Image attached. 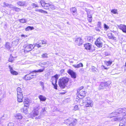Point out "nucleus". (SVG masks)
<instances>
[{
	"label": "nucleus",
	"mask_w": 126,
	"mask_h": 126,
	"mask_svg": "<svg viewBox=\"0 0 126 126\" xmlns=\"http://www.w3.org/2000/svg\"><path fill=\"white\" fill-rule=\"evenodd\" d=\"M34 29V28L33 27H31L30 26H28L25 29L26 31H28L29 30H32Z\"/></svg>",
	"instance_id": "nucleus-28"
},
{
	"label": "nucleus",
	"mask_w": 126,
	"mask_h": 126,
	"mask_svg": "<svg viewBox=\"0 0 126 126\" xmlns=\"http://www.w3.org/2000/svg\"><path fill=\"white\" fill-rule=\"evenodd\" d=\"M14 125V124L12 123H10L8 124V126H13Z\"/></svg>",
	"instance_id": "nucleus-53"
},
{
	"label": "nucleus",
	"mask_w": 126,
	"mask_h": 126,
	"mask_svg": "<svg viewBox=\"0 0 126 126\" xmlns=\"http://www.w3.org/2000/svg\"><path fill=\"white\" fill-rule=\"evenodd\" d=\"M111 12L114 14H116L117 13V10L115 9H113L111 11Z\"/></svg>",
	"instance_id": "nucleus-39"
},
{
	"label": "nucleus",
	"mask_w": 126,
	"mask_h": 126,
	"mask_svg": "<svg viewBox=\"0 0 126 126\" xmlns=\"http://www.w3.org/2000/svg\"><path fill=\"white\" fill-rule=\"evenodd\" d=\"M41 42L42 44H46V41H42Z\"/></svg>",
	"instance_id": "nucleus-61"
},
{
	"label": "nucleus",
	"mask_w": 126,
	"mask_h": 126,
	"mask_svg": "<svg viewBox=\"0 0 126 126\" xmlns=\"http://www.w3.org/2000/svg\"><path fill=\"white\" fill-rule=\"evenodd\" d=\"M58 79V75L56 74L52 77V79H56V80H57Z\"/></svg>",
	"instance_id": "nucleus-43"
},
{
	"label": "nucleus",
	"mask_w": 126,
	"mask_h": 126,
	"mask_svg": "<svg viewBox=\"0 0 126 126\" xmlns=\"http://www.w3.org/2000/svg\"><path fill=\"white\" fill-rule=\"evenodd\" d=\"M38 98L40 99V101H45L46 99V98L45 96L41 95L39 96Z\"/></svg>",
	"instance_id": "nucleus-17"
},
{
	"label": "nucleus",
	"mask_w": 126,
	"mask_h": 126,
	"mask_svg": "<svg viewBox=\"0 0 126 126\" xmlns=\"http://www.w3.org/2000/svg\"><path fill=\"white\" fill-rule=\"evenodd\" d=\"M17 100L18 102H22L23 97L21 91V89L19 87H18L17 89Z\"/></svg>",
	"instance_id": "nucleus-3"
},
{
	"label": "nucleus",
	"mask_w": 126,
	"mask_h": 126,
	"mask_svg": "<svg viewBox=\"0 0 126 126\" xmlns=\"http://www.w3.org/2000/svg\"><path fill=\"white\" fill-rule=\"evenodd\" d=\"M87 39L88 41L92 42L93 41V37L91 36H88L87 38Z\"/></svg>",
	"instance_id": "nucleus-29"
},
{
	"label": "nucleus",
	"mask_w": 126,
	"mask_h": 126,
	"mask_svg": "<svg viewBox=\"0 0 126 126\" xmlns=\"http://www.w3.org/2000/svg\"><path fill=\"white\" fill-rule=\"evenodd\" d=\"M49 62H44L42 63H41L39 64L40 65H43L46 66L47 67L48 66V65L49 64Z\"/></svg>",
	"instance_id": "nucleus-26"
},
{
	"label": "nucleus",
	"mask_w": 126,
	"mask_h": 126,
	"mask_svg": "<svg viewBox=\"0 0 126 126\" xmlns=\"http://www.w3.org/2000/svg\"><path fill=\"white\" fill-rule=\"evenodd\" d=\"M101 23L99 22V23L97 24V27L100 28V29H101Z\"/></svg>",
	"instance_id": "nucleus-63"
},
{
	"label": "nucleus",
	"mask_w": 126,
	"mask_h": 126,
	"mask_svg": "<svg viewBox=\"0 0 126 126\" xmlns=\"http://www.w3.org/2000/svg\"><path fill=\"white\" fill-rule=\"evenodd\" d=\"M123 116L121 120V121L123 122L124 123L126 121V111H125L124 113L122 114Z\"/></svg>",
	"instance_id": "nucleus-13"
},
{
	"label": "nucleus",
	"mask_w": 126,
	"mask_h": 126,
	"mask_svg": "<svg viewBox=\"0 0 126 126\" xmlns=\"http://www.w3.org/2000/svg\"><path fill=\"white\" fill-rule=\"evenodd\" d=\"M13 75H17L18 74V73L16 72V71L14 70H13L12 71H11L10 72Z\"/></svg>",
	"instance_id": "nucleus-30"
},
{
	"label": "nucleus",
	"mask_w": 126,
	"mask_h": 126,
	"mask_svg": "<svg viewBox=\"0 0 126 126\" xmlns=\"http://www.w3.org/2000/svg\"><path fill=\"white\" fill-rule=\"evenodd\" d=\"M84 47L86 50H90L91 49L92 45L90 43H88L84 44Z\"/></svg>",
	"instance_id": "nucleus-10"
},
{
	"label": "nucleus",
	"mask_w": 126,
	"mask_h": 126,
	"mask_svg": "<svg viewBox=\"0 0 126 126\" xmlns=\"http://www.w3.org/2000/svg\"><path fill=\"white\" fill-rule=\"evenodd\" d=\"M101 67L103 69H107V68L105 67L104 65H102L101 66Z\"/></svg>",
	"instance_id": "nucleus-54"
},
{
	"label": "nucleus",
	"mask_w": 126,
	"mask_h": 126,
	"mask_svg": "<svg viewBox=\"0 0 126 126\" xmlns=\"http://www.w3.org/2000/svg\"><path fill=\"white\" fill-rule=\"evenodd\" d=\"M112 33H110V34H108V35H108L109 36V38L110 39H111V37H112Z\"/></svg>",
	"instance_id": "nucleus-57"
},
{
	"label": "nucleus",
	"mask_w": 126,
	"mask_h": 126,
	"mask_svg": "<svg viewBox=\"0 0 126 126\" xmlns=\"http://www.w3.org/2000/svg\"><path fill=\"white\" fill-rule=\"evenodd\" d=\"M76 9L75 7H72L71 9V11L74 13L76 12Z\"/></svg>",
	"instance_id": "nucleus-33"
},
{
	"label": "nucleus",
	"mask_w": 126,
	"mask_h": 126,
	"mask_svg": "<svg viewBox=\"0 0 126 126\" xmlns=\"http://www.w3.org/2000/svg\"><path fill=\"white\" fill-rule=\"evenodd\" d=\"M19 39L18 38H16L15 40H14L12 43V44L13 45L16 46L19 43Z\"/></svg>",
	"instance_id": "nucleus-15"
},
{
	"label": "nucleus",
	"mask_w": 126,
	"mask_h": 126,
	"mask_svg": "<svg viewBox=\"0 0 126 126\" xmlns=\"http://www.w3.org/2000/svg\"><path fill=\"white\" fill-rule=\"evenodd\" d=\"M29 108H26V107H24L23 109V111H27L28 109Z\"/></svg>",
	"instance_id": "nucleus-49"
},
{
	"label": "nucleus",
	"mask_w": 126,
	"mask_h": 126,
	"mask_svg": "<svg viewBox=\"0 0 126 126\" xmlns=\"http://www.w3.org/2000/svg\"><path fill=\"white\" fill-rule=\"evenodd\" d=\"M96 68L94 66H92L91 68V70L92 72H96Z\"/></svg>",
	"instance_id": "nucleus-31"
},
{
	"label": "nucleus",
	"mask_w": 126,
	"mask_h": 126,
	"mask_svg": "<svg viewBox=\"0 0 126 126\" xmlns=\"http://www.w3.org/2000/svg\"><path fill=\"white\" fill-rule=\"evenodd\" d=\"M54 86V89H55L56 90L57 89V84H55L54 85H53Z\"/></svg>",
	"instance_id": "nucleus-64"
},
{
	"label": "nucleus",
	"mask_w": 126,
	"mask_h": 126,
	"mask_svg": "<svg viewBox=\"0 0 126 126\" xmlns=\"http://www.w3.org/2000/svg\"><path fill=\"white\" fill-rule=\"evenodd\" d=\"M24 104H30V100L28 98H26L25 100L24 101Z\"/></svg>",
	"instance_id": "nucleus-27"
},
{
	"label": "nucleus",
	"mask_w": 126,
	"mask_h": 126,
	"mask_svg": "<svg viewBox=\"0 0 126 126\" xmlns=\"http://www.w3.org/2000/svg\"><path fill=\"white\" fill-rule=\"evenodd\" d=\"M111 39L115 40L116 39V38L114 37V36L112 35V37H111Z\"/></svg>",
	"instance_id": "nucleus-62"
},
{
	"label": "nucleus",
	"mask_w": 126,
	"mask_h": 126,
	"mask_svg": "<svg viewBox=\"0 0 126 126\" xmlns=\"http://www.w3.org/2000/svg\"><path fill=\"white\" fill-rule=\"evenodd\" d=\"M81 101L83 103H85V105L86 107H92L93 106V103L92 101L91 100L89 97L86 98L85 100L81 99Z\"/></svg>",
	"instance_id": "nucleus-2"
},
{
	"label": "nucleus",
	"mask_w": 126,
	"mask_h": 126,
	"mask_svg": "<svg viewBox=\"0 0 126 126\" xmlns=\"http://www.w3.org/2000/svg\"><path fill=\"white\" fill-rule=\"evenodd\" d=\"M32 6L34 8L38 7H39L37 4L34 3H32Z\"/></svg>",
	"instance_id": "nucleus-46"
},
{
	"label": "nucleus",
	"mask_w": 126,
	"mask_h": 126,
	"mask_svg": "<svg viewBox=\"0 0 126 126\" xmlns=\"http://www.w3.org/2000/svg\"><path fill=\"white\" fill-rule=\"evenodd\" d=\"M79 90H78L77 91L78 93H79ZM85 91H82L81 90H80L79 91V94L78 95V96L79 98H81V97H80V96H85Z\"/></svg>",
	"instance_id": "nucleus-11"
},
{
	"label": "nucleus",
	"mask_w": 126,
	"mask_h": 126,
	"mask_svg": "<svg viewBox=\"0 0 126 126\" xmlns=\"http://www.w3.org/2000/svg\"><path fill=\"white\" fill-rule=\"evenodd\" d=\"M106 63V64L108 65H110L112 63V62L110 61L107 62Z\"/></svg>",
	"instance_id": "nucleus-51"
},
{
	"label": "nucleus",
	"mask_w": 126,
	"mask_h": 126,
	"mask_svg": "<svg viewBox=\"0 0 126 126\" xmlns=\"http://www.w3.org/2000/svg\"><path fill=\"white\" fill-rule=\"evenodd\" d=\"M85 11L87 12V14H88L89 13H90V11L89 10H88V9H87L86 8H85Z\"/></svg>",
	"instance_id": "nucleus-55"
},
{
	"label": "nucleus",
	"mask_w": 126,
	"mask_h": 126,
	"mask_svg": "<svg viewBox=\"0 0 126 126\" xmlns=\"http://www.w3.org/2000/svg\"><path fill=\"white\" fill-rule=\"evenodd\" d=\"M33 45L35 46V47L36 46L38 48L41 47V45H40L39 44H37V43Z\"/></svg>",
	"instance_id": "nucleus-44"
},
{
	"label": "nucleus",
	"mask_w": 126,
	"mask_h": 126,
	"mask_svg": "<svg viewBox=\"0 0 126 126\" xmlns=\"http://www.w3.org/2000/svg\"><path fill=\"white\" fill-rule=\"evenodd\" d=\"M24 107H26V108H29L30 104H24Z\"/></svg>",
	"instance_id": "nucleus-52"
},
{
	"label": "nucleus",
	"mask_w": 126,
	"mask_h": 126,
	"mask_svg": "<svg viewBox=\"0 0 126 126\" xmlns=\"http://www.w3.org/2000/svg\"><path fill=\"white\" fill-rule=\"evenodd\" d=\"M119 126H125L124 123L121 122L119 124Z\"/></svg>",
	"instance_id": "nucleus-58"
},
{
	"label": "nucleus",
	"mask_w": 126,
	"mask_h": 126,
	"mask_svg": "<svg viewBox=\"0 0 126 126\" xmlns=\"http://www.w3.org/2000/svg\"><path fill=\"white\" fill-rule=\"evenodd\" d=\"M104 84L103 82H102L99 86V89H100L106 90V89Z\"/></svg>",
	"instance_id": "nucleus-19"
},
{
	"label": "nucleus",
	"mask_w": 126,
	"mask_h": 126,
	"mask_svg": "<svg viewBox=\"0 0 126 126\" xmlns=\"http://www.w3.org/2000/svg\"><path fill=\"white\" fill-rule=\"evenodd\" d=\"M53 81H52V84L53 85H54L56 84L57 80H56V79H52Z\"/></svg>",
	"instance_id": "nucleus-32"
},
{
	"label": "nucleus",
	"mask_w": 126,
	"mask_h": 126,
	"mask_svg": "<svg viewBox=\"0 0 126 126\" xmlns=\"http://www.w3.org/2000/svg\"><path fill=\"white\" fill-rule=\"evenodd\" d=\"M104 29L106 31L109 28V27L106 24H104Z\"/></svg>",
	"instance_id": "nucleus-41"
},
{
	"label": "nucleus",
	"mask_w": 126,
	"mask_h": 126,
	"mask_svg": "<svg viewBox=\"0 0 126 126\" xmlns=\"http://www.w3.org/2000/svg\"><path fill=\"white\" fill-rule=\"evenodd\" d=\"M75 42L79 45H81L82 43V39L80 38H78L76 39Z\"/></svg>",
	"instance_id": "nucleus-14"
},
{
	"label": "nucleus",
	"mask_w": 126,
	"mask_h": 126,
	"mask_svg": "<svg viewBox=\"0 0 126 126\" xmlns=\"http://www.w3.org/2000/svg\"><path fill=\"white\" fill-rule=\"evenodd\" d=\"M101 38L100 37H98L96 41L95 42V45L98 47H101L102 46V43L101 41Z\"/></svg>",
	"instance_id": "nucleus-5"
},
{
	"label": "nucleus",
	"mask_w": 126,
	"mask_h": 126,
	"mask_svg": "<svg viewBox=\"0 0 126 126\" xmlns=\"http://www.w3.org/2000/svg\"><path fill=\"white\" fill-rule=\"evenodd\" d=\"M119 28L123 32L126 33V26L121 24L119 26Z\"/></svg>",
	"instance_id": "nucleus-12"
},
{
	"label": "nucleus",
	"mask_w": 126,
	"mask_h": 126,
	"mask_svg": "<svg viewBox=\"0 0 126 126\" xmlns=\"http://www.w3.org/2000/svg\"><path fill=\"white\" fill-rule=\"evenodd\" d=\"M31 72H30V73L31 74V75H32V78H34L33 77L34 76H36V74H34L33 73L34 72H33L32 73H31V72Z\"/></svg>",
	"instance_id": "nucleus-50"
},
{
	"label": "nucleus",
	"mask_w": 126,
	"mask_h": 126,
	"mask_svg": "<svg viewBox=\"0 0 126 126\" xmlns=\"http://www.w3.org/2000/svg\"><path fill=\"white\" fill-rule=\"evenodd\" d=\"M39 112L36 111L34 110L32 114L31 115V116L32 117L33 119L34 117H35V118L39 119L40 118L39 116L37 117L36 116H38L39 114Z\"/></svg>",
	"instance_id": "nucleus-8"
},
{
	"label": "nucleus",
	"mask_w": 126,
	"mask_h": 126,
	"mask_svg": "<svg viewBox=\"0 0 126 126\" xmlns=\"http://www.w3.org/2000/svg\"><path fill=\"white\" fill-rule=\"evenodd\" d=\"M67 73L72 78L75 79L76 78V73L73 71L71 69H69L67 71Z\"/></svg>",
	"instance_id": "nucleus-7"
},
{
	"label": "nucleus",
	"mask_w": 126,
	"mask_h": 126,
	"mask_svg": "<svg viewBox=\"0 0 126 126\" xmlns=\"http://www.w3.org/2000/svg\"><path fill=\"white\" fill-rule=\"evenodd\" d=\"M40 85L42 86L43 90H44V83L42 81H40Z\"/></svg>",
	"instance_id": "nucleus-37"
},
{
	"label": "nucleus",
	"mask_w": 126,
	"mask_h": 126,
	"mask_svg": "<svg viewBox=\"0 0 126 126\" xmlns=\"http://www.w3.org/2000/svg\"><path fill=\"white\" fill-rule=\"evenodd\" d=\"M31 76L32 75H31L30 73L25 75L24 78L26 80H29L31 79H32Z\"/></svg>",
	"instance_id": "nucleus-16"
},
{
	"label": "nucleus",
	"mask_w": 126,
	"mask_h": 126,
	"mask_svg": "<svg viewBox=\"0 0 126 126\" xmlns=\"http://www.w3.org/2000/svg\"><path fill=\"white\" fill-rule=\"evenodd\" d=\"M69 79L66 77L60 78L59 80L58 84L61 88L64 89L67 86Z\"/></svg>",
	"instance_id": "nucleus-1"
},
{
	"label": "nucleus",
	"mask_w": 126,
	"mask_h": 126,
	"mask_svg": "<svg viewBox=\"0 0 126 126\" xmlns=\"http://www.w3.org/2000/svg\"><path fill=\"white\" fill-rule=\"evenodd\" d=\"M40 107L39 106H38L34 108V111H36L39 112L38 110L40 109Z\"/></svg>",
	"instance_id": "nucleus-35"
},
{
	"label": "nucleus",
	"mask_w": 126,
	"mask_h": 126,
	"mask_svg": "<svg viewBox=\"0 0 126 126\" xmlns=\"http://www.w3.org/2000/svg\"><path fill=\"white\" fill-rule=\"evenodd\" d=\"M15 116L16 119H21L22 118V116L20 113L16 114Z\"/></svg>",
	"instance_id": "nucleus-22"
},
{
	"label": "nucleus",
	"mask_w": 126,
	"mask_h": 126,
	"mask_svg": "<svg viewBox=\"0 0 126 126\" xmlns=\"http://www.w3.org/2000/svg\"><path fill=\"white\" fill-rule=\"evenodd\" d=\"M73 66L75 68H79L80 67H82L83 65L82 63H80L77 65H73Z\"/></svg>",
	"instance_id": "nucleus-23"
},
{
	"label": "nucleus",
	"mask_w": 126,
	"mask_h": 126,
	"mask_svg": "<svg viewBox=\"0 0 126 126\" xmlns=\"http://www.w3.org/2000/svg\"><path fill=\"white\" fill-rule=\"evenodd\" d=\"M14 58L13 57H10L9 59V62H12L14 60Z\"/></svg>",
	"instance_id": "nucleus-42"
},
{
	"label": "nucleus",
	"mask_w": 126,
	"mask_h": 126,
	"mask_svg": "<svg viewBox=\"0 0 126 126\" xmlns=\"http://www.w3.org/2000/svg\"><path fill=\"white\" fill-rule=\"evenodd\" d=\"M19 21L22 23H24L26 22L27 20L24 19H20Z\"/></svg>",
	"instance_id": "nucleus-38"
},
{
	"label": "nucleus",
	"mask_w": 126,
	"mask_h": 126,
	"mask_svg": "<svg viewBox=\"0 0 126 126\" xmlns=\"http://www.w3.org/2000/svg\"><path fill=\"white\" fill-rule=\"evenodd\" d=\"M9 6L10 8L13 9V8H14L15 7H14L13 5L12 4H9Z\"/></svg>",
	"instance_id": "nucleus-48"
},
{
	"label": "nucleus",
	"mask_w": 126,
	"mask_h": 126,
	"mask_svg": "<svg viewBox=\"0 0 126 126\" xmlns=\"http://www.w3.org/2000/svg\"><path fill=\"white\" fill-rule=\"evenodd\" d=\"M73 110H79V108L78 106L75 105L74 108Z\"/></svg>",
	"instance_id": "nucleus-45"
},
{
	"label": "nucleus",
	"mask_w": 126,
	"mask_h": 126,
	"mask_svg": "<svg viewBox=\"0 0 126 126\" xmlns=\"http://www.w3.org/2000/svg\"><path fill=\"white\" fill-rule=\"evenodd\" d=\"M42 7H43L45 9H48L50 3H46L44 1L41 0L40 2Z\"/></svg>",
	"instance_id": "nucleus-6"
},
{
	"label": "nucleus",
	"mask_w": 126,
	"mask_h": 126,
	"mask_svg": "<svg viewBox=\"0 0 126 126\" xmlns=\"http://www.w3.org/2000/svg\"><path fill=\"white\" fill-rule=\"evenodd\" d=\"M100 28H99L98 27H96L95 28L96 30L97 31H98V32H100Z\"/></svg>",
	"instance_id": "nucleus-56"
},
{
	"label": "nucleus",
	"mask_w": 126,
	"mask_h": 126,
	"mask_svg": "<svg viewBox=\"0 0 126 126\" xmlns=\"http://www.w3.org/2000/svg\"><path fill=\"white\" fill-rule=\"evenodd\" d=\"M13 10L15 11L16 12H18L21 10V9L15 7L14 8H13Z\"/></svg>",
	"instance_id": "nucleus-34"
},
{
	"label": "nucleus",
	"mask_w": 126,
	"mask_h": 126,
	"mask_svg": "<svg viewBox=\"0 0 126 126\" xmlns=\"http://www.w3.org/2000/svg\"><path fill=\"white\" fill-rule=\"evenodd\" d=\"M126 109L125 108H119L117 110L116 112H112L111 113V114L113 115L115 113H122L123 114L125 111V110Z\"/></svg>",
	"instance_id": "nucleus-9"
},
{
	"label": "nucleus",
	"mask_w": 126,
	"mask_h": 126,
	"mask_svg": "<svg viewBox=\"0 0 126 126\" xmlns=\"http://www.w3.org/2000/svg\"><path fill=\"white\" fill-rule=\"evenodd\" d=\"M77 120L76 119H74V120L72 122L74 124V125H75L77 123Z\"/></svg>",
	"instance_id": "nucleus-47"
},
{
	"label": "nucleus",
	"mask_w": 126,
	"mask_h": 126,
	"mask_svg": "<svg viewBox=\"0 0 126 126\" xmlns=\"http://www.w3.org/2000/svg\"><path fill=\"white\" fill-rule=\"evenodd\" d=\"M43 69H40L38 70H34V71H32L31 73H32L33 72H35V73H36V72H42L43 71H44L45 70V67H43Z\"/></svg>",
	"instance_id": "nucleus-18"
},
{
	"label": "nucleus",
	"mask_w": 126,
	"mask_h": 126,
	"mask_svg": "<svg viewBox=\"0 0 126 126\" xmlns=\"http://www.w3.org/2000/svg\"><path fill=\"white\" fill-rule=\"evenodd\" d=\"M5 47L8 49H9L12 46L11 45L9 42H7L5 45Z\"/></svg>",
	"instance_id": "nucleus-21"
},
{
	"label": "nucleus",
	"mask_w": 126,
	"mask_h": 126,
	"mask_svg": "<svg viewBox=\"0 0 126 126\" xmlns=\"http://www.w3.org/2000/svg\"><path fill=\"white\" fill-rule=\"evenodd\" d=\"M9 67L10 69V72L11 71H12L13 70L12 68L11 67L10 65L9 66Z\"/></svg>",
	"instance_id": "nucleus-59"
},
{
	"label": "nucleus",
	"mask_w": 126,
	"mask_h": 126,
	"mask_svg": "<svg viewBox=\"0 0 126 126\" xmlns=\"http://www.w3.org/2000/svg\"><path fill=\"white\" fill-rule=\"evenodd\" d=\"M25 3L26 2L25 1H19L17 2V4L21 6H25Z\"/></svg>",
	"instance_id": "nucleus-24"
},
{
	"label": "nucleus",
	"mask_w": 126,
	"mask_h": 126,
	"mask_svg": "<svg viewBox=\"0 0 126 126\" xmlns=\"http://www.w3.org/2000/svg\"><path fill=\"white\" fill-rule=\"evenodd\" d=\"M41 56L42 58H45L48 57L47 54V53L44 54L42 55Z\"/></svg>",
	"instance_id": "nucleus-36"
},
{
	"label": "nucleus",
	"mask_w": 126,
	"mask_h": 126,
	"mask_svg": "<svg viewBox=\"0 0 126 126\" xmlns=\"http://www.w3.org/2000/svg\"><path fill=\"white\" fill-rule=\"evenodd\" d=\"M55 9V6L50 4H49V8H48V10H54Z\"/></svg>",
	"instance_id": "nucleus-25"
},
{
	"label": "nucleus",
	"mask_w": 126,
	"mask_h": 126,
	"mask_svg": "<svg viewBox=\"0 0 126 126\" xmlns=\"http://www.w3.org/2000/svg\"><path fill=\"white\" fill-rule=\"evenodd\" d=\"M104 85L105 86L106 89L108 88L110 85L111 84V82L110 81H107L106 82H103Z\"/></svg>",
	"instance_id": "nucleus-20"
},
{
	"label": "nucleus",
	"mask_w": 126,
	"mask_h": 126,
	"mask_svg": "<svg viewBox=\"0 0 126 126\" xmlns=\"http://www.w3.org/2000/svg\"><path fill=\"white\" fill-rule=\"evenodd\" d=\"M9 4H8L6 3L5 2H4L3 3V5H2V6L3 7H5L6 6L8 7L9 6Z\"/></svg>",
	"instance_id": "nucleus-40"
},
{
	"label": "nucleus",
	"mask_w": 126,
	"mask_h": 126,
	"mask_svg": "<svg viewBox=\"0 0 126 126\" xmlns=\"http://www.w3.org/2000/svg\"><path fill=\"white\" fill-rule=\"evenodd\" d=\"M9 67L10 69V72L11 71H12L13 70L12 68L11 67L10 65L9 66Z\"/></svg>",
	"instance_id": "nucleus-60"
},
{
	"label": "nucleus",
	"mask_w": 126,
	"mask_h": 126,
	"mask_svg": "<svg viewBox=\"0 0 126 126\" xmlns=\"http://www.w3.org/2000/svg\"><path fill=\"white\" fill-rule=\"evenodd\" d=\"M35 47L34 45L31 44H27L24 46V51L28 52L31 51Z\"/></svg>",
	"instance_id": "nucleus-4"
}]
</instances>
